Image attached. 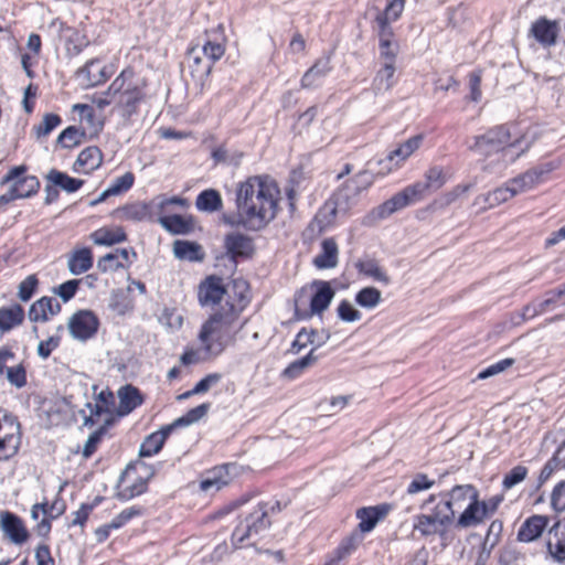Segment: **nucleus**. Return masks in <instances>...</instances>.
<instances>
[{"instance_id":"23","label":"nucleus","mask_w":565,"mask_h":565,"mask_svg":"<svg viewBox=\"0 0 565 565\" xmlns=\"http://www.w3.org/2000/svg\"><path fill=\"white\" fill-rule=\"evenodd\" d=\"M547 525L548 516L534 514L527 518L520 526L518 540L525 543L533 542L542 535Z\"/></svg>"},{"instance_id":"54","label":"nucleus","mask_w":565,"mask_h":565,"mask_svg":"<svg viewBox=\"0 0 565 565\" xmlns=\"http://www.w3.org/2000/svg\"><path fill=\"white\" fill-rule=\"evenodd\" d=\"M62 122V119L56 114H45L43 116V119L41 124L36 127L35 134L38 138L47 136L52 130H54Z\"/></svg>"},{"instance_id":"12","label":"nucleus","mask_w":565,"mask_h":565,"mask_svg":"<svg viewBox=\"0 0 565 565\" xmlns=\"http://www.w3.org/2000/svg\"><path fill=\"white\" fill-rule=\"evenodd\" d=\"M26 171L25 166L13 167L3 177L2 184L12 182L11 189L17 199L30 198L38 193L40 181L35 175H23Z\"/></svg>"},{"instance_id":"29","label":"nucleus","mask_w":565,"mask_h":565,"mask_svg":"<svg viewBox=\"0 0 565 565\" xmlns=\"http://www.w3.org/2000/svg\"><path fill=\"white\" fill-rule=\"evenodd\" d=\"M317 288L310 300L311 313H321L328 309L334 297V290L328 281L315 280L312 284Z\"/></svg>"},{"instance_id":"2","label":"nucleus","mask_w":565,"mask_h":565,"mask_svg":"<svg viewBox=\"0 0 565 565\" xmlns=\"http://www.w3.org/2000/svg\"><path fill=\"white\" fill-rule=\"evenodd\" d=\"M233 289L234 295L228 296L224 305H220L201 327L199 340L206 354L217 356L227 347L234 345L238 333L248 321L241 319L249 303L248 285L244 280H235Z\"/></svg>"},{"instance_id":"64","label":"nucleus","mask_w":565,"mask_h":565,"mask_svg":"<svg viewBox=\"0 0 565 565\" xmlns=\"http://www.w3.org/2000/svg\"><path fill=\"white\" fill-rule=\"evenodd\" d=\"M551 504L555 511L561 512L565 510V480L554 487L551 495Z\"/></svg>"},{"instance_id":"50","label":"nucleus","mask_w":565,"mask_h":565,"mask_svg":"<svg viewBox=\"0 0 565 565\" xmlns=\"http://www.w3.org/2000/svg\"><path fill=\"white\" fill-rule=\"evenodd\" d=\"M382 301V294L375 287H364L355 295V302L365 309H374Z\"/></svg>"},{"instance_id":"36","label":"nucleus","mask_w":565,"mask_h":565,"mask_svg":"<svg viewBox=\"0 0 565 565\" xmlns=\"http://www.w3.org/2000/svg\"><path fill=\"white\" fill-rule=\"evenodd\" d=\"M45 180L67 193L78 191L84 184V180L70 177L67 173L57 169H51L46 173Z\"/></svg>"},{"instance_id":"63","label":"nucleus","mask_w":565,"mask_h":565,"mask_svg":"<svg viewBox=\"0 0 565 565\" xmlns=\"http://www.w3.org/2000/svg\"><path fill=\"white\" fill-rule=\"evenodd\" d=\"M109 307L119 315H125L131 309V303L122 291L114 292Z\"/></svg>"},{"instance_id":"44","label":"nucleus","mask_w":565,"mask_h":565,"mask_svg":"<svg viewBox=\"0 0 565 565\" xmlns=\"http://www.w3.org/2000/svg\"><path fill=\"white\" fill-rule=\"evenodd\" d=\"M90 237L96 245L102 246H111L127 241V235L120 226L114 230L99 228L95 231Z\"/></svg>"},{"instance_id":"43","label":"nucleus","mask_w":565,"mask_h":565,"mask_svg":"<svg viewBox=\"0 0 565 565\" xmlns=\"http://www.w3.org/2000/svg\"><path fill=\"white\" fill-rule=\"evenodd\" d=\"M195 206L199 211L213 213L223 207V200L218 191L209 189L196 196Z\"/></svg>"},{"instance_id":"11","label":"nucleus","mask_w":565,"mask_h":565,"mask_svg":"<svg viewBox=\"0 0 565 565\" xmlns=\"http://www.w3.org/2000/svg\"><path fill=\"white\" fill-rule=\"evenodd\" d=\"M565 306V287L562 285L557 289L550 290L545 294L543 300L533 301L526 305L521 312H518V320L514 323H521L525 320L532 319L548 310L555 309L558 306Z\"/></svg>"},{"instance_id":"9","label":"nucleus","mask_w":565,"mask_h":565,"mask_svg":"<svg viewBox=\"0 0 565 565\" xmlns=\"http://www.w3.org/2000/svg\"><path fill=\"white\" fill-rule=\"evenodd\" d=\"M427 189L429 188L426 182H417L415 184L408 185L374 209L372 211V216L379 220L386 218L393 213L414 203L419 196L424 194Z\"/></svg>"},{"instance_id":"58","label":"nucleus","mask_w":565,"mask_h":565,"mask_svg":"<svg viewBox=\"0 0 565 565\" xmlns=\"http://www.w3.org/2000/svg\"><path fill=\"white\" fill-rule=\"evenodd\" d=\"M435 484V480L428 478L425 473H417L407 487L408 494H415L422 491L429 490Z\"/></svg>"},{"instance_id":"10","label":"nucleus","mask_w":565,"mask_h":565,"mask_svg":"<svg viewBox=\"0 0 565 565\" xmlns=\"http://www.w3.org/2000/svg\"><path fill=\"white\" fill-rule=\"evenodd\" d=\"M270 525L271 521L266 515L265 510H262L257 505V508L246 515L234 529L231 537L232 544L237 548L245 540L262 534L268 530Z\"/></svg>"},{"instance_id":"42","label":"nucleus","mask_w":565,"mask_h":565,"mask_svg":"<svg viewBox=\"0 0 565 565\" xmlns=\"http://www.w3.org/2000/svg\"><path fill=\"white\" fill-rule=\"evenodd\" d=\"M72 275H81L93 266V255L89 248L84 247L75 250L67 262Z\"/></svg>"},{"instance_id":"51","label":"nucleus","mask_w":565,"mask_h":565,"mask_svg":"<svg viewBox=\"0 0 565 565\" xmlns=\"http://www.w3.org/2000/svg\"><path fill=\"white\" fill-rule=\"evenodd\" d=\"M227 469V466L215 468L211 472L210 477L201 481V489L204 491H209L212 488L220 490L224 486L228 484L230 476Z\"/></svg>"},{"instance_id":"32","label":"nucleus","mask_w":565,"mask_h":565,"mask_svg":"<svg viewBox=\"0 0 565 565\" xmlns=\"http://www.w3.org/2000/svg\"><path fill=\"white\" fill-rule=\"evenodd\" d=\"M159 224L169 233L174 235H185L193 230V221L191 217H184L180 214L163 215L158 214Z\"/></svg>"},{"instance_id":"16","label":"nucleus","mask_w":565,"mask_h":565,"mask_svg":"<svg viewBox=\"0 0 565 565\" xmlns=\"http://www.w3.org/2000/svg\"><path fill=\"white\" fill-rule=\"evenodd\" d=\"M559 31V24L556 20L540 17L531 24L529 35L534 38L543 47H551L556 45Z\"/></svg>"},{"instance_id":"37","label":"nucleus","mask_w":565,"mask_h":565,"mask_svg":"<svg viewBox=\"0 0 565 565\" xmlns=\"http://www.w3.org/2000/svg\"><path fill=\"white\" fill-rule=\"evenodd\" d=\"M358 271L366 277L374 279L387 286L391 284V278L386 271L380 267L379 262L371 257L361 258L355 263Z\"/></svg>"},{"instance_id":"22","label":"nucleus","mask_w":565,"mask_h":565,"mask_svg":"<svg viewBox=\"0 0 565 565\" xmlns=\"http://www.w3.org/2000/svg\"><path fill=\"white\" fill-rule=\"evenodd\" d=\"M103 163V152L96 146H89L83 149L73 164L74 172H84L86 174L97 170Z\"/></svg>"},{"instance_id":"28","label":"nucleus","mask_w":565,"mask_h":565,"mask_svg":"<svg viewBox=\"0 0 565 565\" xmlns=\"http://www.w3.org/2000/svg\"><path fill=\"white\" fill-rule=\"evenodd\" d=\"M173 426L166 425L161 427L158 431H154L147 436L139 448V456L140 457H151L156 454H158L168 436L172 433Z\"/></svg>"},{"instance_id":"27","label":"nucleus","mask_w":565,"mask_h":565,"mask_svg":"<svg viewBox=\"0 0 565 565\" xmlns=\"http://www.w3.org/2000/svg\"><path fill=\"white\" fill-rule=\"evenodd\" d=\"M405 8V0H387L385 9L374 19V29L393 30L392 22L399 19Z\"/></svg>"},{"instance_id":"56","label":"nucleus","mask_w":565,"mask_h":565,"mask_svg":"<svg viewBox=\"0 0 565 565\" xmlns=\"http://www.w3.org/2000/svg\"><path fill=\"white\" fill-rule=\"evenodd\" d=\"M527 476V468L524 466H515L512 468L503 478L502 486L504 489L509 490L522 482Z\"/></svg>"},{"instance_id":"60","label":"nucleus","mask_w":565,"mask_h":565,"mask_svg":"<svg viewBox=\"0 0 565 565\" xmlns=\"http://www.w3.org/2000/svg\"><path fill=\"white\" fill-rule=\"evenodd\" d=\"M134 181V174L131 172H126L121 177L116 178L108 189L113 195H117L128 191L132 186Z\"/></svg>"},{"instance_id":"55","label":"nucleus","mask_w":565,"mask_h":565,"mask_svg":"<svg viewBox=\"0 0 565 565\" xmlns=\"http://www.w3.org/2000/svg\"><path fill=\"white\" fill-rule=\"evenodd\" d=\"M142 513L143 509L141 507L134 505L125 509L109 522L110 526H113L114 530H118L128 523L132 518L139 516Z\"/></svg>"},{"instance_id":"8","label":"nucleus","mask_w":565,"mask_h":565,"mask_svg":"<svg viewBox=\"0 0 565 565\" xmlns=\"http://www.w3.org/2000/svg\"><path fill=\"white\" fill-rule=\"evenodd\" d=\"M108 93L118 94L117 106L125 118H130L137 113L138 104L143 98V92L135 82V73L131 68H125L111 82Z\"/></svg>"},{"instance_id":"24","label":"nucleus","mask_w":565,"mask_h":565,"mask_svg":"<svg viewBox=\"0 0 565 565\" xmlns=\"http://www.w3.org/2000/svg\"><path fill=\"white\" fill-rule=\"evenodd\" d=\"M388 504H379L375 507H365L356 511V518L360 520L359 529L363 533L372 531L377 522L385 518L390 512Z\"/></svg>"},{"instance_id":"52","label":"nucleus","mask_w":565,"mask_h":565,"mask_svg":"<svg viewBox=\"0 0 565 565\" xmlns=\"http://www.w3.org/2000/svg\"><path fill=\"white\" fill-rule=\"evenodd\" d=\"M147 480L142 477H138L131 484L124 487L116 494V498L120 501H128L137 495H140L147 491Z\"/></svg>"},{"instance_id":"38","label":"nucleus","mask_w":565,"mask_h":565,"mask_svg":"<svg viewBox=\"0 0 565 565\" xmlns=\"http://www.w3.org/2000/svg\"><path fill=\"white\" fill-rule=\"evenodd\" d=\"M98 64V58H92L76 71L75 77L82 87L89 88L104 83V77L97 75Z\"/></svg>"},{"instance_id":"47","label":"nucleus","mask_w":565,"mask_h":565,"mask_svg":"<svg viewBox=\"0 0 565 565\" xmlns=\"http://www.w3.org/2000/svg\"><path fill=\"white\" fill-rule=\"evenodd\" d=\"M317 335L318 331L315 329H300V331L296 334V338L291 343L289 352H291L292 354H298L308 345H312V349H315L316 351L319 348L317 347Z\"/></svg>"},{"instance_id":"18","label":"nucleus","mask_w":565,"mask_h":565,"mask_svg":"<svg viewBox=\"0 0 565 565\" xmlns=\"http://www.w3.org/2000/svg\"><path fill=\"white\" fill-rule=\"evenodd\" d=\"M489 516V504L479 500V492L476 499L469 501L463 511L456 520V526L459 529H468L479 525Z\"/></svg>"},{"instance_id":"25","label":"nucleus","mask_w":565,"mask_h":565,"mask_svg":"<svg viewBox=\"0 0 565 565\" xmlns=\"http://www.w3.org/2000/svg\"><path fill=\"white\" fill-rule=\"evenodd\" d=\"M61 311V305L52 297H42L33 302L29 308V319L33 322H45L50 316H55Z\"/></svg>"},{"instance_id":"1","label":"nucleus","mask_w":565,"mask_h":565,"mask_svg":"<svg viewBox=\"0 0 565 565\" xmlns=\"http://www.w3.org/2000/svg\"><path fill=\"white\" fill-rule=\"evenodd\" d=\"M279 199V188L268 175L249 177L237 184L236 212L225 215L224 222L252 232L262 231L277 216Z\"/></svg>"},{"instance_id":"61","label":"nucleus","mask_w":565,"mask_h":565,"mask_svg":"<svg viewBox=\"0 0 565 565\" xmlns=\"http://www.w3.org/2000/svg\"><path fill=\"white\" fill-rule=\"evenodd\" d=\"M7 379L10 384L18 388L23 387L26 384V371L22 364L7 367Z\"/></svg>"},{"instance_id":"14","label":"nucleus","mask_w":565,"mask_h":565,"mask_svg":"<svg viewBox=\"0 0 565 565\" xmlns=\"http://www.w3.org/2000/svg\"><path fill=\"white\" fill-rule=\"evenodd\" d=\"M423 136L416 135L401 143L396 149L392 150L384 159L376 160V164L384 168L382 175L390 173L399 167L408 157H411L422 145Z\"/></svg>"},{"instance_id":"19","label":"nucleus","mask_w":565,"mask_h":565,"mask_svg":"<svg viewBox=\"0 0 565 565\" xmlns=\"http://www.w3.org/2000/svg\"><path fill=\"white\" fill-rule=\"evenodd\" d=\"M0 529L3 534L15 545H22L29 539V532L21 518L10 511L0 514Z\"/></svg>"},{"instance_id":"33","label":"nucleus","mask_w":565,"mask_h":565,"mask_svg":"<svg viewBox=\"0 0 565 565\" xmlns=\"http://www.w3.org/2000/svg\"><path fill=\"white\" fill-rule=\"evenodd\" d=\"M339 248L333 238H326L321 243V253L313 259V265L319 269L334 268L338 265Z\"/></svg>"},{"instance_id":"15","label":"nucleus","mask_w":565,"mask_h":565,"mask_svg":"<svg viewBox=\"0 0 565 565\" xmlns=\"http://www.w3.org/2000/svg\"><path fill=\"white\" fill-rule=\"evenodd\" d=\"M231 296L223 285V279L212 275L206 277L200 285L198 290L199 302L202 307H214L222 305L221 301Z\"/></svg>"},{"instance_id":"35","label":"nucleus","mask_w":565,"mask_h":565,"mask_svg":"<svg viewBox=\"0 0 565 565\" xmlns=\"http://www.w3.org/2000/svg\"><path fill=\"white\" fill-rule=\"evenodd\" d=\"M119 407L118 414L120 416L128 415L135 408L142 404V396L140 391L132 385H125L118 391Z\"/></svg>"},{"instance_id":"6","label":"nucleus","mask_w":565,"mask_h":565,"mask_svg":"<svg viewBox=\"0 0 565 565\" xmlns=\"http://www.w3.org/2000/svg\"><path fill=\"white\" fill-rule=\"evenodd\" d=\"M372 164V160L367 161L365 169L348 179L332 194L331 199L324 205V209H329L331 216H335L339 213V210H348V207L356 201L363 191H366L372 186L377 175L383 177L380 172H384V168L382 167L381 170L374 171L371 168Z\"/></svg>"},{"instance_id":"30","label":"nucleus","mask_w":565,"mask_h":565,"mask_svg":"<svg viewBox=\"0 0 565 565\" xmlns=\"http://www.w3.org/2000/svg\"><path fill=\"white\" fill-rule=\"evenodd\" d=\"M25 312L21 305L13 303L0 308V332L2 334L10 332L21 326L24 321Z\"/></svg>"},{"instance_id":"4","label":"nucleus","mask_w":565,"mask_h":565,"mask_svg":"<svg viewBox=\"0 0 565 565\" xmlns=\"http://www.w3.org/2000/svg\"><path fill=\"white\" fill-rule=\"evenodd\" d=\"M430 513L417 514L414 518V531H417L423 536L438 535L440 539H445L447 529L454 523L456 512L441 494H430L427 500L422 504V509L427 507L429 503H435Z\"/></svg>"},{"instance_id":"31","label":"nucleus","mask_w":565,"mask_h":565,"mask_svg":"<svg viewBox=\"0 0 565 565\" xmlns=\"http://www.w3.org/2000/svg\"><path fill=\"white\" fill-rule=\"evenodd\" d=\"M379 36L380 57L383 64H395L399 45L393 41V30L375 29Z\"/></svg>"},{"instance_id":"49","label":"nucleus","mask_w":565,"mask_h":565,"mask_svg":"<svg viewBox=\"0 0 565 565\" xmlns=\"http://www.w3.org/2000/svg\"><path fill=\"white\" fill-rule=\"evenodd\" d=\"M210 406V403L200 404L196 407H193L190 411H188L183 416L173 420L170 425L173 426V429H175L178 427H186L194 423H198L207 414Z\"/></svg>"},{"instance_id":"20","label":"nucleus","mask_w":565,"mask_h":565,"mask_svg":"<svg viewBox=\"0 0 565 565\" xmlns=\"http://www.w3.org/2000/svg\"><path fill=\"white\" fill-rule=\"evenodd\" d=\"M226 254L233 262L238 257H249L254 253L253 239L242 233H231L224 238Z\"/></svg>"},{"instance_id":"17","label":"nucleus","mask_w":565,"mask_h":565,"mask_svg":"<svg viewBox=\"0 0 565 565\" xmlns=\"http://www.w3.org/2000/svg\"><path fill=\"white\" fill-rule=\"evenodd\" d=\"M554 164L552 162L543 163L537 167H534L523 174H520L511 180L510 183L515 192V194L529 191L542 183L545 180V177L554 170Z\"/></svg>"},{"instance_id":"34","label":"nucleus","mask_w":565,"mask_h":565,"mask_svg":"<svg viewBox=\"0 0 565 565\" xmlns=\"http://www.w3.org/2000/svg\"><path fill=\"white\" fill-rule=\"evenodd\" d=\"M331 71L330 58H319L302 76L301 87L311 88L318 86Z\"/></svg>"},{"instance_id":"13","label":"nucleus","mask_w":565,"mask_h":565,"mask_svg":"<svg viewBox=\"0 0 565 565\" xmlns=\"http://www.w3.org/2000/svg\"><path fill=\"white\" fill-rule=\"evenodd\" d=\"M99 320L90 310H78L68 319L67 328L70 334L78 340L86 341L93 338L98 330Z\"/></svg>"},{"instance_id":"45","label":"nucleus","mask_w":565,"mask_h":565,"mask_svg":"<svg viewBox=\"0 0 565 565\" xmlns=\"http://www.w3.org/2000/svg\"><path fill=\"white\" fill-rule=\"evenodd\" d=\"M319 356L315 353V349H311L306 356L291 362L284 371L282 376L295 380L298 379L307 369L316 364Z\"/></svg>"},{"instance_id":"39","label":"nucleus","mask_w":565,"mask_h":565,"mask_svg":"<svg viewBox=\"0 0 565 565\" xmlns=\"http://www.w3.org/2000/svg\"><path fill=\"white\" fill-rule=\"evenodd\" d=\"M173 254L182 260L198 262L204 258L202 247L198 243L189 241H175L173 243Z\"/></svg>"},{"instance_id":"62","label":"nucleus","mask_w":565,"mask_h":565,"mask_svg":"<svg viewBox=\"0 0 565 565\" xmlns=\"http://www.w3.org/2000/svg\"><path fill=\"white\" fill-rule=\"evenodd\" d=\"M81 279H71L61 284L56 289L55 294L64 301H70L76 294Z\"/></svg>"},{"instance_id":"40","label":"nucleus","mask_w":565,"mask_h":565,"mask_svg":"<svg viewBox=\"0 0 565 565\" xmlns=\"http://www.w3.org/2000/svg\"><path fill=\"white\" fill-rule=\"evenodd\" d=\"M515 194L510 181L505 183L504 186H500L494 189L493 191L480 195L477 198L478 203L482 202L484 207H494L501 203L507 202L509 199L513 198Z\"/></svg>"},{"instance_id":"21","label":"nucleus","mask_w":565,"mask_h":565,"mask_svg":"<svg viewBox=\"0 0 565 565\" xmlns=\"http://www.w3.org/2000/svg\"><path fill=\"white\" fill-rule=\"evenodd\" d=\"M547 551L558 563L565 562V518L553 524L548 531Z\"/></svg>"},{"instance_id":"46","label":"nucleus","mask_w":565,"mask_h":565,"mask_svg":"<svg viewBox=\"0 0 565 565\" xmlns=\"http://www.w3.org/2000/svg\"><path fill=\"white\" fill-rule=\"evenodd\" d=\"M86 137V132L75 126H68L57 137L56 143L65 149L79 146Z\"/></svg>"},{"instance_id":"41","label":"nucleus","mask_w":565,"mask_h":565,"mask_svg":"<svg viewBox=\"0 0 565 565\" xmlns=\"http://www.w3.org/2000/svg\"><path fill=\"white\" fill-rule=\"evenodd\" d=\"M395 64H383L377 71L372 87L376 95L388 92L395 84Z\"/></svg>"},{"instance_id":"53","label":"nucleus","mask_w":565,"mask_h":565,"mask_svg":"<svg viewBox=\"0 0 565 565\" xmlns=\"http://www.w3.org/2000/svg\"><path fill=\"white\" fill-rule=\"evenodd\" d=\"M337 315L344 322H355L362 318V313L347 299L341 300L338 305Z\"/></svg>"},{"instance_id":"26","label":"nucleus","mask_w":565,"mask_h":565,"mask_svg":"<svg viewBox=\"0 0 565 565\" xmlns=\"http://www.w3.org/2000/svg\"><path fill=\"white\" fill-rule=\"evenodd\" d=\"M478 492L477 488L472 484H458L449 491L441 492V494L457 513L459 510L463 509L470 500L476 499Z\"/></svg>"},{"instance_id":"3","label":"nucleus","mask_w":565,"mask_h":565,"mask_svg":"<svg viewBox=\"0 0 565 565\" xmlns=\"http://www.w3.org/2000/svg\"><path fill=\"white\" fill-rule=\"evenodd\" d=\"M511 138L507 125H499L488 129L484 134L475 136L473 143L468 148L483 157L499 153L505 162H514L519 157L525 153L532 146V141L525 140V137L509 142ZM507 163L503 164L505 167Z\"/></svg>"},{"instance_id":"57","label":"nucleus","mask_w":565,"mask_h":565,"mask_svg":"<svg viewBox=\"0 0 565 565\" xmlns=\"http://www.w3.org/2000/svg\"><path fill=\"white\" fill-rule=\"evenodd\" d=\"M125 266V263L118 259V254L116 252L106 254L97 262V268L103 273L116 271Z\"/></svg>"},{"instance_id":"59","label":"nucleus","mask_w":565,"mask_h":565,"mask_svg":"<svg viewBox=\"0 0 565 565\" xmlns=\"http://www.w3.org/2000/svg\"><path fill=\"white\" fill-rule=\"evenodd\" d=\"M38 284L39 280L35 275H30L24 280H22L18 290V297L20 300L24 302L29 301L35 292Z\"/></svg>"},{"instance_id":"48","label":"nucleus","mask_w":565,"mask_h":565,"mask_svg":"<svg viewBox=\"0 0 565 565\" xmlns=\"http://www.w3.org/2000/svg\"><path fill=\"white\" fill-rule=\"evenodd\" d=\"M113 418H104L103 425L88 436L82 451V455L85 459L92 457V455L96 451L99 443L103 439V436L106 434L108 427L113 425Z\"/></svg>"},{"instance_id":"5","label":"nucleus","mask_w":565,"mask_h":565,"mask_svg":"<svg viewBox=\"0 0 565 565\" xmlns=\"http://www.w3.org/2000/svg\"><path fill=\"white\" fill-rule=\"evenodd\" d=\"M225 53L224 39L209 38L200 47L191 46L185 56V62L195 86L203 90L212 67Z\"/></svg>"},{"instance_id":"7","label":"nucleus","mask_w":565,"mask_h":565,"mask_svg":"<svg viewBox=\"0 0 565 565\" xmlns=\"http://www.w3.org/2000/svg\"><path fill=\"white\" fill-rule=\"evenodd\" d=\"M171 205L188 206V201L179 196H157L149 202L136 201L113 211L111 215L119 221L153 222L157 214H166Z\"/></svg>"}]
</instances>
